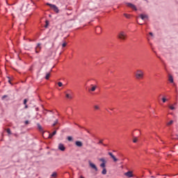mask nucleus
I'll list each match as a JSON object with an SVG mask.
<instances>
[{
    "label": "nucleus",
    "instance_id": "40",
    "mask_svg": "<svg viewBox=\"0 0 178 178\" xmlns=\"http://www.w3.org/2000/svg\"><path fill=\"white\" fill-rule=\"evenodd\" d=\"M99 144H104V143H102V140H100L99 141Z\"/></svg>",
    "mask_w": 178,
    "mask_h": 178
},
{
    "label": "nucleus",
    "instance_id": "4",
    "mask_svg": "<svg viewBox=\"0 0 178 178\" xmlns=\"http://www.w3.org/2000/svg\"><path fill=\"white\" fill-rule=\"evenodd\" d=\"M46 5H47V6H50V8H51V9H53V10L56 12V13H59V9L56 5L51 4L49 3H47Z\"/></svg>",
    "mask_w": 178,
    "mask_h": 178
},
{
    "label": "nucleus",
    "instance_id": "3",
    "mask_svg": "<svg viewBox=\"0 0 178 178\" xmlns=\"http://www.w3.org/2000/svg\"><path fill=\"white\" fill-rule=\"evenodd\" d=\"M65 97L67 99H73V92H72V90H68L67 93L65 92Z\"/></svg>",
    "mask_w": 178,
    "mask_h": 178
},
{
    "label": "nucleus",
    "instance_id": "27",
    "mask_svg": "<svg viewBox=\"0 0 178 178\" xmlns=\"http://www.w3.org/2000/svg\"><path fill=\"white\" fill-rule=\"evenodd\" d=\"M5 98H8V95H4L3 96H2L1 99L3 100L5 99Z\"/></svg>",
    "mask_w": 178,
    "mask_h": 178
},
{
    "label": "nucleus",
    "instance_id": "18",
    "mask_svg": "<svg viewBox=\"0 0 178 178\" xmlns=\"http://www.w3.org/2000/svg\"><path fill=\"white\" fill-rule=\"evenodd\" d=\"M51 76V74L50 73H47L46 74V76H45L46 80H49V76Z\"/></svg>",
    "mask_w": 178,
    "mask_h": 178
},
{
    "label": "nucleus",
    "instance_id": "29",
    "mask_svg": "<svg viewBox=\"0 0 178 178\" xmlns=\"http://www.w3.org/2000/svg\"><path fill=\"white\" fill-rule=\"evenodd\" d=\"M58 87H62V86H63V83H62V82H58Z\"/></svg>",
    "mask_w": 178,
    "mask_h": 178
},
{
    "label": "nucleus",
    "instance_id": "36",
    "mask_svg": "<svg viewBox=\"0 0 178 178\" xmlns=\"http://www.w3.org/2000/svg\"><path fill=\"white\" fill-rule=\"evenodd\" d=\"M108 155L111 156V158H112V156H113V154H112V152H108Z\"/></svg>",
    "mask_w": 178,
    "mask_h": 178
},
{
    "label": "nucleus",
    "instance_id": "15",
    "mask_svg": "<svg viewBox=\"0 0 178 178\" xmlns=\"http://www.w3.org/2000/svg\"><path fill=\"white\" fill-rule=\"evenodd\" d=\"M168 81H170V83H173V76H172V75H169Z\"/></svg>",
    "mask_w": 178,
    "mask_h": 178
},
{
    "label": "nucleus",
    "instance_id": "20",
    "mask_svg": "<svg viewBox=\"0 0 178 178\" xmlns=\"http://www.w3.org/2000/svg\"><path fill=\"white\" fill-rule=\"evenodd\" d=\"M124 16L127 18V19H130L131 15L129 14H126L124 13Z\"/></svg>",
    "mask_w": 178,
    "mask_h": 178
},
{
    "label": "nucleus",
    "instance_id": "12",
    "mask_svg": "<svg viewBox=\"0 0 178 178\" xmlns=\"http://www.w3.org/2000/svg\"><path fill=\"white\" fill-rule=\"evenodd\" d=\"M75 145H76V147H83V143H81V141H76Z\"/></svg>",
    "mask_w": 178,
    "mask_h": 178
},
{
    "label": "nucleus",
    "instance_id": "8",
    "mask_svg": "<svg viewBox=\"0 0 178 178\" xmlns=\"http://www.w3.org/2000/svg\"><path fill=\"white\" fill-rule=\"evenodd\" d=\"M40 51H41V44L38 43L35 48V54H40Z\"/></svg>",
    "mask_w": 178,
    "mask_h": 178
},
{
    "label": "nucleus",
    "instance_id": "11",
    "mask_svg": "<svg viewBox=\"0 0 178 178\" xmlns=\"http://www.w3.org/2000/svg\"><path fill=\"white\" fill-rule=\"evenodd\" d=\"M95 31H96V33H97V34H99L100 33H102V29H101L100 26H97V27L95 29Z\"/></svg>",
    "mask_w": 178,
    "mask_h": 178
},
{
    "label": "nucleus",
    "instance_id": "17",
    "mask_svg": "<svg viewBox=\"0 0 178 178\" xmlns=\"http://www.w3.org/2000/svg\"><path fill=\"white\" fill-rule=\"evenodd\" d=\"M99 161L102 162V163H106V161L104 158L99 159Z\"/></svg>",
    "mask_w": 178,
    "mask_h": 178
},
{
    "label": "nucleus",
    "instance_id": "31",
    "mask_svg": "<svg viewBox=\"0 0 178 178\" xmlns=\"http://www.w3.org/2000/svg\"><path fill=\"white\" fill-rule=\"evenodd\" d=\"M58 124V120H56V122L53 124V127L56 126Z\"/></svg>",
    "mask_w": 178,
    "mask_h": 178
},
{
    "label": "nucleus",
    "instance_id": "33",
    "mask_svg": "<svg viewBox=\"0 0 178 178\" xmlns=\"http://www.w3.org/2000/svg\"><path fill=\"white\" fill-rule=\"evenodd\" d=\"M162 101H163V103L166 102V98L163 97L162 98Z\"/></svg>",
    "mask_w": 178,
    "mask_h": 178
},
{
    "label": "nucleus",
    "instance_id": "41",
    "mask_svg": "<svg viewBox=\"0 0 178 178\" xmlns=\"http://www.w3.org/2000/svg\"><path fill=\"white\" fill-rule=\"evenodd\" d=\"M25 124H29V120L25 121Z\"/></svg>",
    "mask_w": 178,
    "mask_h": 178
},
{
    "label": "nucleus",
    "instance_id": "30",
    "mask_svg": "<svg viewBox=\"0 0 178 178\" xmlns=\"http://www.w3.org/2000/svg\"><path fill=\"white\" fill-rule=\"evenodd\" d=\"M27 101H29L27 99H25L24 100V105H26L27 104Z\"/></svg>",
    "mask_w": 178,
    "mask_h": 178
},
{
    "label": "nucleus",
    "instance_id": "26",
    "mask_svg": "<svg viewBox=\"0 0 178 178\" xmlns=\"http://www.w3.org/2000/svg\"><path fill=\"white\" fill-rule=\"evenodd\" d=\"M67 140H68V141H72L73 140V138L72 136H68L67 137Z\"/></svg>",
    "mask_w": 178,
    "mask_h": 178
},
{
    "label": "nucleus",
    "instance_id": "5",
    "mask_svg": "<svg viewBox=\"0 0 178 178\" xmlns=\"http://www.w3.org/2000/svg\"><path fill=\"white\" fill-rule=\"evenodd\" d=\"M88 163H89V166H90L92 169H94L95 172H98V168H97V165H95L94 163H92L91 161H89Z\"/></svg>",
    "mask_w": 178,
    "mask_h": 178
},
{
    "label": "nucleus",
    "instance_id": "1",
    "mask_svg": "<svg viewBox=\"0 0 178 178\" xmlns=\"http://www.w3.org/2000/svg\"><path fill=\"white\" fill-rule=\"evenodd\" d=\"M135 77L137 80H143V79H144V71H143V70H137Z\"/></svg>",
    "mask_w": 178,
    "mask_h": 178
},
{
    "label": "nucleus",
    "instance_id": "25",
    "mask_svg": "<svg viewBox=\"0 0 178 178\" xmlns=\"http://www.w3.org/2000/svg\"><path fill=\"white\" fill-rule=\"evenodd\" d=\"M97 89V86H92L90 91H95Z\"/></svg>",
    "mask_w": 178,
    "mask_h": 178
},
{
    "label": "nucleus",
    "instance_id": "44",
    "mask_svg": "<svg viewBox=\"0 0 178 178\" xmlns=\"http://www.w3.org/2000/svg\"><path fill=\"white\" fill-rule=\"evenodd\" d=\"M81 178H84L83 177H81Z\"/></svg>",
    "mask_w": 178,
    "mask_h": 178
},
{
    "label": "nucleus",
    "instance_id": "23",
    "mask_svg": "<svg viewBox=\"0 0 178 178\" xmlns=\"http://www.w3.org/2000/svg\"><path fill=\"white\" fill-rule=\"evenodd\" d=\"M102 175H106V168H103V170L102 172Z\"/></svg>",
    "mask_w": 178,
    "mask_h": 178
},
{
    "label": "nucleus",
    "instance_id": "16",
    "mask_svg": "<svg viewBox=\"0 0 178 178\" xmlns=\"http://www.w3.org/2000/svg\"><path fill=\"white\" fill-rule=\"evenodd\" d=\"M106 163H102L100 164V168H103V169H105V167L106 166Z\"/></svg>",
    "mask_w": 178,
    "mask_h": 178
},
{
    "label": "nucleus",
    "instance_id": "37",
    "mask_svg": "<svg viewBox=\"0 0 178 178\" xmlns=\"http://www.w3.org/2000/svg\"><path fill=\"white\" fill-rule=\"evenodd\" d=\"M45 28L48 27V21H46V25L44 26Z\"/></svg>",
    "mask_w": 178,
    "mask_h": 178
},
{
    "label": "nucleus",
    "instance_id": "19",
    "mask_svg": "<svg viewBox=\"0 0 178 178\" xmlns=\"http://www.w3.org/2000/svg\"><path fill=\"white\" fill-rule=\"evenodd\" d=\"M94 108H95V111H99V106H98V105H95V106H94Z\"/></svg>",
    "mask_w": 178,
    "mask_h": 178
},
{
    "label": "nucleus",
    "instance_id": "38",
    "mask_svg": "<svg viewBox=\"0 0 178 178\" xmlns=\"http://www.w3.org/2000/svg\"><path fill=\"white\" fill-rule=\"evenodd\" d=\"M149 35H151L152 37H154V33H152V32H149Z\"/></svg>",
    "mask_w": 178,
    "mask_h": 178
},
{
    "label": "nucleus",
    "instance_id": "22",
    "mask_svg": "<svg viewBox=\"0 0 178 178\" xmlns=\"http://www.w3.org/2000/svg\"><path fill=\"white\" fill-rule=\"evenodd\" d=\"M168 108H170L171 109V111H175L176 109V108H175V106H173V105L169 106Z\"/></svg>",
    "mask_w": 178,
    "mask_h": 178
},
{
    "label": "nucleus",
    "instance_id": "42",
    "mask_svg": "<svg viewBox=\"0 0 178 178\" xmlns=\"http://www.w3.org/2000/svg\"><path fill=\"white\" fill-rule=\"evenodd\" d=\"M103 145H104V147H106V145H105V144H103Z\"/></svg>",
    "mask_w": 178,
    "mask_h": 178
},
{
    "label": "nucleus",
    "instance_id": "9",
    "mask_svg": "<svg viewBox=\"0 0 178 178\" xmlns=\"http://www.w3.org/2000/svg\"><path fill=\"white\" fill-rule=\"evenodd\" d=\"M58 149H60V151H65V149H66V147H65V145L62 143H60L58 145Z\"/></svg>",
    "mask_w": 178,
    "mask_h": 178
},
{
    "label": "nucleus",
    "instance_id": "7",
    "mask_svg": "<svg viewBox=\"0 0 178 178\" xmlns=\"http://www.w3.org/2000/svg\"><path fill=\"white\" fill-rule=\"evenodd\" d=\"M140 17L142 20H144V22H145V20H148V16L145 14H140Z\"/></svg>",
    "mask_w": 178,
    "mask_h": 178
},
{
    "label": "nucleus",
    "instance_id": "28",
    "mask_svg": "<svg viewBox=\"0 0 178 178\" xmlns=\"http://www.w3.org/2000/svg\"><path fill=\"white\" fill-rule=\"evenodd\" d=\"M56 176H57L56 172H53L51 175V177H56Z\"/></svg>",
    "mask_w": 178,
    "mask_h": 178
},
{
    "label": "nucleus",
    "instance_id": "43",
    "mask_svg": "<svg viewBox=\"0 0 178 178\" xmlns=\"http://www.w3.org/2000/svg\"><path fill=\"white\" fill-rule=\"evenodd\" d=\"M151 177H152V178H155V177H154V176H152Z\"/></svg>",
    "mask_w": 178,
    "mask_h": 178
},
{
    "label": "nucleus",
    "instance_id": "39",
    "mask_svg": "<svg viewBox=\"0 0 178 178\" xmlns=\"http://www.w3.org/2000/svg\"><path fill=\"white\" fill-rule=\"evenodd\" d=\"M27 108H29V106H27V104H25L24 108H25V109H27Z\"/></svg>",
    "mask_w": 178,
    "mask_h": 178
},
{
    "label": "nucleus",
    "instance_id": "10",
    "mask_svg": "<svg viewBox=\"0 0 178 178\" xmlns=\"http://www.w3.org/2000/svg\"><path fill=\"white\" fill-rule=\"evenodd\" d=\"M124 176H127V177H133V172L131 171H128L124 173Z\"/></svg>",
    "mask_w": 178,
    "mask_h": 178
},
{
    "label": "nucleus",
    "instance_id": "32",
    "mask_svg": "<svg viewBox=\"0 0 178 178\" xmlns=\"http://www.w3.org/2000/svg\"><path fill=\"white\" fill-rule=\"evenodd\" d=\"M7 133L8 134H11L10 129H7Z\"/></svg>",
    "mask_w": 178,
    "mask_h": 178
},
{
    "label": "nucleus",
    "instance_id": "35",
    "mask_svg": "<svg viewBox=\"0 0 178 178\" xmlns=\"http://www.w3.org/2000/svg\"><path fill=\"white\" fill-rule=\"evenodd\" d=\"M66 45H67V43H66V42H64V43H63V44H62V46H63V48H65V47H66Z\"/></svg>",
    "mask_w": 178,
    "mask_h": 178
},
{
    "label": "nucleus",
    "instance_id": "13",
    "mask_svg": "<svg viewBox=\"0 0 178 178\" xmlns=\"http://www.w3.org/2000/svg\"><path fill=\"white\" fill-rule=\"evenodd\" d=\"M37 126H38L39 131H41L42 133H44V129H42V127H41V124H37Z\"/></svg>",
    "mask_w": 178,
    "mask_h": 178
},
{
    "label": "nucleus",
    "instance_id": "6",
    "mask_svg": "<svg viewBox=\"0 0 178 178\" xmlns=\"http://www.w3.org/2000/svg\"><path fill=\"white\" fill-rule=\"evenodd\" d=\"M126 5L129 8H131V9H133L134 10H137V7H136V6H134V4H133L131 3H127Z\"/></svg>",
    "mask_w": 178,
    "mask_h": 178
},
{
    "label": "nucleus",
    "instance_id": "21",
    "mask_svg": "<svg viewBox=\"0 0 178 178\" xmlns=\"http://www.w3.org/2000/svg\"><path fill=\"white\" fill-rule=\"evenodd\" d=\"M111 158H112L113 161H114V162H118V159H117V158L115 156V155L112 156Z\"/></svg>",
    "mask_w": 178,
    "mask_h": 178
},
{
    "label": "nucleus",
    "instance_id": "14",
    "mask_svg": "<svg viewBox=\"0 0 178 178\" xmlns=\"http://www.w3.org/2000/svg\"><path fill=\"white\" fill-rule=\"evenodd\" d=\"M56 134V131L52 132V134H49V138H52Z\"/></svg>",
    "mask_w": 178,
    "mask_h": 178
},
{
    "label": "nucleus",
    "instance_id": "34",
    "mask_svg": "<svg viewBox=\"0 0 178 178\" xmlns=\"http://www.w3.org/2000/svg\"><path fill=\"white\" fill-rule=\"evenodd\" d=\"M133 143H137V138H134L133 140Z\"/></svg>",
    "mask_w": 178,
    "mask_h": 178
},
{
    "label": "nucleus",
    "instance_id": "24",
    "mask_svg": "<svg viewBox=\"0 0 178 178\" xmlns=\"http://www.w3.org/2000/svg\"><path fill=\"white\" fill-rule=\"evenodd\" d=\"M171 124H173V120H170L169 122L167 123V126H170Z\"/></svg>",
    "mask_w": 178,
    "mask_h": 178
},
{
    "label": "nucleus",
    "instance_id": "2",
    "mask_svg": "<svg viewBox=\"0 0 178 178\" xmlns=\"http://www.w3.org/2000/svg\"><path fill=\"white\" fill-rule=\"evenodd\" d=\"M118 37L120 40H126V38L127 37V34L124 33V31H121L118 33Z\"/></svg>",
    "mask_w": 178,
    "mask_h": 178
},
{
    "label": "nucleus",
    "instance_id": "45",
    "mask_svg": "<svg viewBox=\"0 0 178 178\" xmlns=\"http://www.w3.org/2000/svg\"><path fill=\"white\" fill-rule=\"evenodd\" d=\"M9 81V83H10V81Z\"/></svg>",
    "mask_w": 178,
    "mask_h": 178
}]
</instances>
